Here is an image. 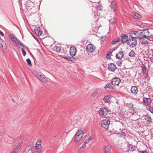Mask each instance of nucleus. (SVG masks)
Wrapping results in <instances>:
<instances>
[{"label":"nucleus","mask_w":153,"mask_h":153,"mask_svg":"<svg viewBox=\"0 0 153 153\" xmlns=\"http://www.w3.org/2000/svg\"><path fill=\"white\" fill-rule=\"evenodd\" d=\"M153 29H146L143 30L141 32L139 31V38L142 37H148L149 40V37L150 36V33L152 32Z\"/></svg>","instance_id":"obj_1"},{"label":"nucleus","mask_w":153,"mask_h":153,"mask_svg":"<svg viewBox=\"0 0 153 153\" xmlns=\"http://www.w3.org/2000/svg\"><path fill=\"white\" fill-rule=\"evenodd\" d=\"M82 130V129H81L79 130L75 134L74 137L75 142H76L79 141L83 137L84 132Z\"/></svg>","instance_id":"obj_2"},{"label":"nucleus","mask_w":153,"mask_h":153,"mask_svg":"<svg viewBox=\"0 0 153 153\" xmlns=\"http://www.w3.org/2000/svg\"><path fill=\"white\" fill-rule=\"evenodd\" d=\"M137 40L136 38H131L129 39L127 44L131 48H133L137 45Z\"/></svg>","instance_id":"obj_3"},{"label":"nucleus","mask_w":153,"mask_h":153,"mask_svg":"<svg viewBox=\"0 0 153 153\" xmlns=\"http://www.w3.org/2000/svg\"><path fill=\"white\" fill-rule=\"evenodd\" d=\"M110 123V121L109 120L105 119L104 120H102L101 122V127L106 129H107Z\"/></svg>","instance_id":"obj_4"},{"label":"nucleus","mask_w":153,"mask_h":153,"mask_svg":"<svg viewBox=\"0 0 153 153\" xmlns=\"http://www.w3.org/2000/svg\"><path fill=\"white\" fill-rule=\"evenodd\" d=\"M126 106L128 108V109L131 111L130 112L132 115H134V114L135 113L136 110L135 108L133 107V105L132 103H127Z\"/></svg>","instance_id":"obj_5"},{"label":"nucleus","mask_w":153,"mask_h":153,"mask_svg":"<svg viewBox=\"0 0 153 153\" xmlns=\"http://www.w3.org/2000/svg\"><path fill=\"white\" fill-rule=\"evenodd\" d=\"M108 111L107 109L104 108H101L99 111L100 115L101 117H105L108 113Z\"/></svg>","instance_id":"obj_6"},{"label":"nucleus","mask_w":153,"mask_h":153,"mask_svg":"<svg viewBox=\"0 0 153 153\" xmlns=\"http://www.w3.org/2000/svg\"><path fill=\"white\" fill-rule=\"evenodd\" d=\"M129 34L131 38H139V31L132 30L131 31Z\"/></svg>","instance_id":"obj_7"},{"label":"nucleus","mask_w":153,"mask_h":153,"mask_svg":"<svg viewBox=\"0 0 153 153\" xmlns=\"http://www.w3.org/2000/svg\"><path fill=\"white\" fill-rule=\"evenodd\" d=\"M121 81L120 79L117 77H115L112 78L111 80L112 85H118Z\"/></svg>","instance_id":"obj_8"},{"label":"nucleus","mask_w":153,"mask_h":153,"mask_svg":"<svg viewBox=\"0 0 153 153\" xmlns=\"http://www.w3.org/2000/svg\"><path fill=\"white\" fill-rule=\"evenodd\" d=\"M121 37L122 43L124 44L126 42L127 43L129 40L128 35L125 34H121Z\"/></svg>","instance_id":"obj_9"},{"label":"nucleus","mask_w":153,"mask_h":153,"mask_svg":"<svg viewBox=\"0 0 153 153\" xmlns=\"http://www.w3.org/2000/svg\"><path fill=\"white\" fill-rule=\"evenodd\" d=\"M86 49L87 52L92 53L95 51V47L93 45L89 44L86 46Z\"/></svg>","instance_id":"obj_10"},{"label":"nucleus","mask_w":153,"mask_h":153,"mask_svg":"<svg viewBox=\"0 0 153 153\" xmlns=\"http://www.w3.org/2000/svg\"><path fill=\"white\" fill-rule=\"evenodd\" d=\"M25 7L27 9H31L32 7L34 6L33 3L30 0H27L25 4Z\"/></svg>","instance_id":"obj_11"},{"label":"nucleus","mask_w":153,"mask_h":153,"mask_svg":"<svg viewBox=\"0 0 153 153\" xmlns=\"http://www.w3.org/2000/svg\"><path fill=\"white\" fill-rule=\"evenodd\" d=\"M117 67L116 65L114 63H110L108 65V69L109 70L114 71L116 69Z\"/></svg>","instance_id":"obj_12"},{"label":"nucleus","mask_w":153,"mask_h":153,"mask_svg":"<svg viewBox=\"0 0 153 153\" xmlns=\"http://www.w3.org/2000/svg\"><path fill=\"white\" fill-rule=\"evenodd\" d=\"M76 49L75 47H72L70 48V53L72 56L73 57L76 55Z\"/></svg>","instance_id":"obj_13"},{"label":"nucleus","mask_w":153,"mask_h":153,"mask_svg":"<svg viewBox=\"0 0 153 153\" xmlns=\"http://www.w3.org/2000/svg\"><path fill=\"white\" fill-rule=\"evenodd\" d=\"M110 6L111 9L114 10H117V5L116 1L113 0L111 1Z\"/></svg>","instance_id":"obj_14"},{"label":"nucleus","mask_w":153,"mask_h":153,"mask_svg":"<svg viewBox=\"0 0 153 153\" xmlns=\"http://www.w3.org/2000/svg\"><path fill=\"white\" fill-rule=\"evenodd\" d=\"M139 39L140 42L143 44H145L148 43L149 42L148 39H149L148 37H140Z\"/></svg>","instance_id":"obj_15"},{"label":"nucleus","mask_w":153,"mask_h":153,"mask_svg":"<svg viewBox=\"0 0 153 153\" xmlns=\"http://www.w3.org/2000/svg\"><path fill=\"white\" fill-rule=\"evenodd\" d=\"M34 30L35 33L39 36H40L42 33V29L39 27L35 28Z\"/></svg>","instance_id":"obj_16"},{"label":"nucleus","mask_w":153,"mask_h":153,"mask_svg":"<svg viewBox=\"0 0 153 153\" xmlns=\"http://www.w3.org/2000/svg\"><path fill=\"white\" fill-rule=\"evenodd\" d=\"M131 91L132 94L136 95L138 92L137 87L136 86H132L131 88Z\"/></svg>","instance_id":"obj_17"},{"label":"nucleus","mask_w":153,"mask_h":153,"mask_svg":"<svg viewBox=\"0 0 153 153\" xmlns=\"http://www.w3.org/2000/svg\"><path fill=\"white\" fill-rule=\"evenodd\" d=\"M32 146L30 145L27 146L23 153H33Z\"/></svg>","instance_id":"obj_18"},{"label":"nucleus","mask_w":153,"mask_h":153,"mask_svg":"<svg viewBox=\"0 0 153 153\" xmlns=\"http://www.w3.org/2000/svg\"><path fill=\"white\" fill-rule=\"evenodd\" d=\"M40 79H38L42 82H46L48 81L47 78L43 74L42 75V76L40 77Z\"/></svg>","instance_id":"obj_19"},{"label":"nucleus","mask_w":153,"mask_h":153,"mask_svg":"<svg viewBox=\"0 0 153 153\" xmlns=\"http://www.w3.org/2000/svg\"><path fill=\"white\" fill-rule=\"evenodd\" d=\"M143 102L147 105H149L151 102V100L150 98H147L145 97L143 98Z\"/></svg>","instance_id":"obj_20"},{"label":"nucleus","mask_w":153,"mask_h":153,"mask_svg":"<svg viewBox=\"0 0 153 153\" xmlns=\"http://www.w3.org/2000/svg\"><path fill=\"white\" fill-rule=\"evenodd\" d=\"M34 74L35 76L38 79H40V77L42 76V74L41 72L38 71H34Z\"/></svg>","instance_id":"obj_21"},{"label":"nucleus","mask_w":153,"mask_h":153,"mask_svg":"<svg viewBox=\"0 0 153 153\" xmlns=\"http://www.w3.org/2000/svg\"><path fill=\"white\" fill-rule=\"evenodd\" d=\"M124 54L123 52L120 51L118 52V53H117L116 55V58L119 59H121L123 56Z\"/></svg>","instance_id":"obj_22"},{"label":"nucleus","mask_w":153,"mask_h":153,"mask_svg":"<svg viewBox=\"0 0 153 153\" xmlns=\"http://www.w3.org/2000/svg\"><path fill=\"white\" fill-rule=\"evenodd\" d=\"M12 41L18 46H22V44L20 42V41L15 37Z\"/></svg>","instance_id":"obj_23"},{"label":"nucleus","mask_w":153,"mask_h":153,"mask_svg":"<svg viewBox=\"0 0 153 153\" xmlns=\"http://www.w3.org/2000/svg\"><path fill=\"white\" fill-rule=\"evenodd\" d=\"M111 147L110 146H105L103 150L104 153H109L111 151Z\"/></svg>","instance_id":"obj_24"},{"label":"nucleus","mask_w":153,"mask_h":153,"mask_svg":"<svg viewBox=\"0 0 153 153\" xmlns=\"http://www.w3.org/2000/svg\"><path fill=\"white\" fill-rule=\"evenodd\" d=\"M145 119L146 121V122L148 123H150V122L152 123L151 117L149 115H146L145 117Z\"/></svg>","instance_id":"obj_25"},{"label":"nucleus","mask_w":153,"mask_h":153,"mask_svg":"<svg viewBox=\"0 0 153 153\" xmlns=\"http://www.w3.org/2000/svg\"><path fill=\"white\" fill-rule=\"evenodd\" d=\"M128 150L133 151L136 150V147L134 146H132L131 144H129L128 146Z\"/></svg>","instance_id":"obj_26"},{"label":"nucleus","mask_w":153,"mask_h":153,"mask_svg":"<svg viewBox=\"0 0 153 153\" xmlns=\"http://www.w3.org/2000/svg\"><path fill=\"white\" fill-rule=\"evenodd\" d=\"M132 16L134 19H138L140 18V15L137 13H133L132 14Z\"/></svg>","instance_id":"obj_27"},{"label":"nucleus","mask_w":153,"mask_h":153,"mask_svg":"<svg viewBox=\"0 0 153 153\" xmlns=\"http://www.w3.org/2000/svg\"><path fill=\"white\" fill-rule=\"evenodd\" d=\"M104 101L106 103L110 102L111 99L108 96H106L103 98Z\"/></svg>","instance_id":"obj_28"},{"label":"nucleus","mask_w":153,"mask_h":153,"mask_svg":"<svg viewBox=\"0 0 153 153\" xmlns=\"http://www.w3.org/2000/svg\"><path fill=\"white\" fill-rule=\"evenodd\" d=\"M98 90L96 88V89H94L93 91V92L91 95V96L92 97H94L96 96L97 95V94H98Z\"/></svg>","instance_id":"obj_29"},{"label":"nucleus","mask_w":153,"mask_h":153,"mask_svg":"<svg viewBox=\"0 0 153 153\" xmlns=\"http://www.w3.org/2000/svg\"><path fill=\"white\" fill-rule=\"evenodd\" d=\"M23 143V141H20L18 144L15 148H16L17 149L19 150V149L20 148L21 146L22 145Z\"/></svg>","instance_id":"obj_30"},{"label":"nucleus","mask_w":153,"mask_h":153,"mask_svg":"<svg viewBox=\"0 0 153 153\" xmlns=\"http://www.w3.org/2000/svg\"><path fill=\"white\" fill-rule=\"evenodd\" d=\"M53 49L55 51L57 52H60L61 50L60 48L56 46H54L53 48Z\"/></svg>","instance_id":"obj_31"},{"label":"nucleus","mask_w":153,"mask_h":153,"mask_svg":"<svg viewBox=\"0 0 153 153\" xmlns=\"http://www.w3.org/2000/svg\"><path fill=\"white\" fill-rule=\"evenodd\" d=\"M112 52L109 51L108 52L106 56V58L107 59L110 60L111 59V56L112 55Z\"/></svg>","instance_id":"obj_32"},{"label":"nucleus","mask_w":153,"mask_h":153,"mask_svg":"<svg viewBox=\"0 0 153 153\" xmlns=\"http://www.w3.org/2000/svg\"><path fill=\"white\" fill-rule=\"evenodd\" d=\"M100 2L97 3L96 5L97 6V9L98 10H101L102 9V5L100 3Z\"/></svg>","instance_id":"obj_33"},{"label":"nucleus","mask_w":153,"mask_h":153,"mask_svg":"<svg viewBox=\"0 0 153 153\" xmlns=\"http://www.w3.org/2000/svg\"><path fill=\"white\" fill-rule=\"evenodd\" d=\"M142 68V70L143 73V74H146V68L145 66L144 65H143Z\"/></svg>","instance_id":"obj_34"},{"label":"nucleus","mask_w":153,"mask_h":153,"mask_svg":"<svg viewBox=\"0 0 153 153\" xmlns=\"http://www.w3.org/2000/svg\"><path fill=\"white\" fill-rule=\"evenodd\" d=\"M135 54V53L133 51L131 50L129 53V56L131 57H134V56Z\"/></svg>","instance_id":"obj_35"},{"label":"nucleus","mask_w":153,"mask_h":153,"mask_svg":"<svg viewBox=\"0 0 153 153\" xmlns=\"http://www.w3.org/2000/svg\"><path fill=\"white\" fill-rule=\"evenodd\" d=\"M86 147V144L84 143L83 145L80 148L79 151H82Z\"/></svg>","instance_id":"obj_36"},{"label":"nucleus","mask_w":153,"mask_h":153,"mask_svg":"<svg viewBox=\"0 0 153 153\" xmlns=\"http://www.w3.org/2000/svg\"><path fill=\"white\" fill-rule=\"evenodd\" d=\"M10 143L11 144H13L16 141V138H11L10 139Z\"/></svg>","instance_id":"obj_37"},{"label":"nucleus","mask_w":153,"mask_h":153,"mask_svg":"<svg viewBox=\"0 0 153 153\" xmlns=\"http://www.w3.org/2000/svg\"><path fill=\"white\" fill-rule=\"evenodd\" d=\"M112 87L110 83L107 84L104 87L105 88H111Z\"/></svg>","instance_id":"obj_38"},{"label":"nucleus","mask_w":153,"mask_h":153,"mask_svg":"<svg viewBox=\"0 0 153 153\" xmlns=\"http://www.w3.org/2000/svg\"><path fill=\"white\" fill-rule=\"evenodd\" d=\"M35 147L36 148V150H38V151H41V146H35Z\"/></svg>","instance_id":"obj_39"},{"label":"nucleus","mask_w":153,"mask_h":153,"mask_svg":"<svg viewBox=\"0 0 153 153\" xmlns=\"http://www.w3.org/2000/svg\"><path fill=\"white\" fill-rule=\"evenodd\" d=\"M41 140H38L36 142L35 146H41Z\"/></svg>","instance_id":"obj_40"},{"label":"nucleus","mask_w":153,"mask_h":153,"mask_svg":"<svg viewBox=\"0 0 153 153\" xmlns=\"http://www.w3.org/2000/svg\"><path fill=\"white\" fill-rule=\"evenodd\" d=\"M109 22L111 24H113L115 22V19L114 18L109 20Z\"/></svg>","instance_id":"obj_41"},{"label":"nucleus","mask_w":153,"mask_h":153,"mask_svg":"<svg viewBox=\"0 0 153 153\" xmlns=\"http://www.w3.org/2000/svg\"><path fill=\"white\" fill-rule=\"evenodd\" d=\"M26 61L28 65L29 66H31L32 65V64L30 59L29 58L27 59L26 60Z\"/></svg>","instance_id":"obj_42"},{"label":"nucleus","mask_w":153,"mask_h":153,"mask_svg":"<svg viewBox=\"0 0 153 153\" xmlns=\"http://www.w3.org/2000/svg\"><path fill=\"white\" fill-rule=\"evenodd\" d=\"M19 150L16 148H14L12 151L11 153H17Z\"/></svg>","instance_id":"obj_43"},{"label":"nucleus","mask_w":153,"mask_h":153,"mask_svg":"<svg viewBox=\"0 0 153 153\" xmlns=\"http://www.w3.org/2000/svg\"><path fill=\"white\" fill-rule=\"evenodd\" d=\"M9 36L10 39L11 40H12L15 38L14 35L12 34H10Z\"/></svg>","instance_id":"obj_44"},{"label":"nucleus","mask_w":153,"mask_h":153,"mask_svg":"<svg viewBox=\"0 0 153 153\" xmlns=\"http://www.w3.org/2000/svg\"><path fill=\"white\" fill-rule=\"evenodd\" d=\"M69 61H71V62H74L76 61V59H75L74 57L72 56V57H70Z\"/></svg>","instance_id":"obj_45"},{"label":"nucleus","mask_w":153,"mask_h":153,"mask_svg":"<svg viewBox=\"0 0 153 153\" xmlns=\"http://www.w3.org/2000/svg\"><path fill=\"white\" fill-rule=\"evenodd\" d=\"M148 110L153 113V107L149 106L148 108Z\"/></svg>","instance_id":"obj_46"},{"label":"nucleus","mask_w":153,"mask_h":153,"mask_svg":"<svg viewBox=\"0 0 153 153\" xmlns=\"http://www.w3.org/2000/svg\"><path fill=\"white\" fill-rule=\"evenodd\" d=\"M152 33H153V29ZM149 40L153 41V33L150 34V36L149 37Z\"/></svg>","instance_id":"obj_47"},{"label":"nucleus","mask_w":153,"mask_h":153,"mask_svg":"<svg viewBox=\"0 0 153 153\" xmlns=\"http://www.w3.org/2000/svg\"><path fill=\"white\" fill-rule=\"evenodd\" d=\"M22 54L24 56H25L26 55V53L24 49L23 48H22Z\"/></svg>","instance_id":"obj_48"},{"label":"nucleus","mask_w":153,"mask_h":153,"mask_svg":"<svg viewBox=\"0 0 153 153\" xmlns=\"http://www.w3.org/2000/svg\"><path fill=\"white\" fill-rule=\"evenodd\" d=\"M121 137H125L126 136L125 133L122 132L121 133L119 134Z\"/></svg>","instance_id":"obj_49"},{"label":"nucleus","mask_w":153,"mask_h":153,"mask_svg":"<svg viewBox=\"0 0 153 153\" xmlns=\"http://www.w3.org/2000/svg\"><path fill=\"white\" fill-rule=\"evenodd\" d=\"M117 43V42L116 41V39H115L112 42H111V44H112V45H114V44H116V43Z\"/></svg>","instance_id":"obj_50"},{"label":"nucleus","mask_w":153,"mask_h":153,"mask_svg":"<svg viewBox=\"0 0 153 153\" xmlns=\"http://www.w3.org/2000/svg\"><path fill=\"white\" fill-rule=\"evenodd\" d=\"M94 13V15L95 16H98V13L97 10L96 11H95Z\"/></svg>","instance_id":"obj_51"},{"label":"nucleus","mask_w":153,"mask_h":153,"mask_svg":"<svg viewBox=\"0 0 153 153\" xmlns=\"http://www.w3.org/2000/svg\"><path fill=\"white\" fill-rule=\"evenodd\" d=\"M117 63L118 65V66H120L122 64V62H121L120 61H117Z\"/></svg>","instance_id":"obj_52"},{"label":"nucleus","mask_w":153,"mask_h":153,"mask_svg":"<svg viewBox=\"0 0 153 153\" xmlns=\"http://www.w3.org/2000/svg\"><path fill=\"white\" fill-rule=\"evenodd\" d=\"M89 141L87 139H86L85 141L84 142V143L86 144L88 143Z\"/></svg>","instance_id":"obj_53"},{"label":"nucleus","mask_w":153,"mask_h":153,"mask_svg":"<svg viewBox=\"0 0 153 153\" xmlns=\"http://www.w3.org/2000/svg\"><path fill=\"white\" fill-rule=\"evenodd\" d=\"M93 138L91 137H90L88 138V140L89 141L90 140H92L93 139Z\"/></svg>","instance_id":"obj_54"},{"label":"nucleus","mask_w":153,"mask_h":153,"mask_svg":"<svg viewBox=\"0 0 153 153\" xmlns=\"http://www.w3.org/2000/svg\"><path fill=\"white\" fill-rule=\"evenodd\" d=\"M139 153H148V152L146 151H142L141 152H140Z\"/></svg>","instance_id":"obj_55"},{"label":"nucleus","mask_w":153,"mask_h":153,"mask_svg":"<svg viewBox=\"0 0 153 153\" xmlns=\"http://www.w3.org/2000/svg\"><path fill=\"white\" fill-rule=\"evenodd\" d=\"M70 58V57L69 56H67V57H66V59L67 60L69 61V60Z\"/></svg>","instance_id":"obj_56"},{"label":"nucleus","mask_w":153,"mask_h":153,"mask_svg":"<svg viewBox=\"0 0 153 153\" xmlns=\"http://www.w3.org/2000/svg\"><path fill=\"white\" fill-rule=\"evenodd\" d=\"M116 41L117 42V43L118 42H119L120 41V38H118L117 39H116Z\"/></svg>","instance_id":"obj_57"},{"label":"nucleus","mask_w":153,"mask_h":153,"mask_svg":"<svg viewBox=\"0 0 153 153\" xmlns=\"http://www.w3.org/2000/svg\"><path fill=\"white\" fill-rule=\"evenodd\" d=\"M0 35H1L2 36H3L4 35L3 33L1 31H0Z\"/></svg>","instance_id":"obj_58"},{"label":"nucleus","mask_w":153,"mask_h":153,"mask_svg":"<svg viewBox=\"0 0 153 153\" xmlns=\"http://www.w3.org/2000/svg\"><path fill=\"white\" fill-rule=\"evenodd\" d=\"M41 152V151H38V150H36L35 151V152H36L35 153H40Z\"/></svg>","instance_id":"obj_59"},{"label":"nucleus","mask_w":153,"mask_h":153,"mask_svg":"<svg viewBox=\"0 0 153 153\" xmlns=\"http://www.w3.org/2000/svg\"><path fill=\"white\" fill-rule=\"evenodd\" d=\"M150 60L151 62L153 63V57L151 58L150 59Z\"/></svg>","instance_id":"obj_60"},{"label":"nucleus","mask_w":153,"mask_h":153,"mask_svg":"<svg viewBox=\"0 0 153 153\" xmlns=\"http://www.w3.org/2000/svg\"><path fill=\"white\" fill-rule=\"evenodd\" d=\"M67 57V56H63V58H64L65 59H66V57Z\"/></svg>","instance_id":"obj_61"},{"label":"nucleus","mask_w":153,"mask_h":153,"mask_svg":"<svg viewBox=\"0 0 153 153\" xmlns=\"http://www.w3.org/2000/svg\"><path fill=\"white\" fill-rule=\"evenodd\" d=\"M102 41H103V42H104V40H105V39H104V40H103V38H102Z\"/></svg>","instance_id":"obj_62"},{"label":"nucleus","mask_w":153,"mask_h":153,"mask_svg":"<svg viewBox=\"0 0 153 153\" xmlns=\"http://www.w3.org/2000/svg\"><path fill=\"white\" fill-rule=\"evenodd\" d=\"M113 0H112V1L111 0H108V1H109V2H111V1H113Z\"/></svg>","instance_id":"obj_63"},{"label":"nucleus","mask_w":153,"mask_h":153,"mask_svg":"<svg viewBox=\"0 0 153 153\" xmlns=\"http://www.w3.org/2000/svg\"><path fill=\"white\" fill-rule=\"evenodd\" d=\"M32 36H33V37L34 38H36V37H35V36H34L33 35H32Z\"/></svg>","instance_id":"obj_64"}]
</instances>
